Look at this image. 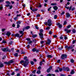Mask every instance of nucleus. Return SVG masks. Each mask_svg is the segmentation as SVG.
Returning <instances> with one entry per match:
<instances>
[{
  "label": "nucleus",
  "instance_id": "nucleus-1",
  "mask_svg": "<svg viewBox=\"0 0 76 76\" xmlns=\"http://www.w3.org/2000/svg\"><path fill=\"white\" fill-rule=\"evenodd\" d=\"M27 57L26 56H25L23 58V60H25L24 61L23 60H21L20 62V64H22L23 63V66L24 67H26L28 65V64L29 63V59H27Z\"/></svg>",
  "mask_w": 76,
  "mask_h": 76
},
{
  "label": "nucleus",
  "instance_id": "nucleus-2",
  "mask_svg": "<svg viewBox=\"0 0 76 76\" xmlns=\"http://www.w3.org/2000/svg\"><path fill=\"white\" fill-rule=\"evenodd\" d=\"M52 21H51V19H49L47 20V22H45L44 23V24L46 25L47 24V25H48L49 26H51V25H52Z\"/></svg>",
  "mask_w": 76,
  "mask_h": 76
},
{
  "label": "nucleus",
  "instance_id": "nucleus-3",
  "mask_svg": "<svg viewBox=\"0 0 76 76\" xmlns=\"http://www.w3.org/2000/svg\"><path fill=\"white\" fill-rule=\"evenodd\" d=\"M39 31V38H43V29H41Z\"/></svg>",
  "mask_w": 76,
  "mask_h": 76
},
{
  "label": "nucleus",
  "instance_id": "nucleus-4",
  "mask_svg": "<svg viewBox=\"0 0 76 76\" xmlns=\"http://www.w3.org/2000/svg\"><path fill=\"white\" fill-rule=\"evenodd\" d=\"M14 63V61L12 60H11L10 61H9L8 62H4V64H6L7 65H9L10 64H12Z\"/></svg>",
  "mask_w": 76,
  "mask_h": 76
},
{
  "label": "nucleus",
  "instance_id": "nucleus-5",
  "mask_svg": "<svg viewBox=\"0 0 76 76\" xmlns=\"http://www.w3.org/2000/svg\"><path fill=\"white\" fill-rule=\"evenodd\" d=\"M67 57V56L66 54H63L61 56V58L62 60H64V59L66 58Z\"/></svg>",
  "mask_w": 76,
  "mask_h": 76
},
{
  "label": "nucleus",
  "instance_id": "nucleus-6",
  "mask_svg": "<svg viewBox=\"0 0 76 76\" xmlns=\"http://www.w3.org/2000/svg\"><path fill=\"white\" fill-rule=\"evenodd\" d=\"M30 10H31L33 12H37L38 11V9L37 8H33L32 7H30Z\"/></svg>",
  "mask_w": 76,
  "mask_h": 76
},
{
  "label": "nucleus",
  "instance_id": "nucleus-7",
  "mask_svg": "<svg viewBox=\"0 0 76 76\" xmlns=\"http://www.w3.org/2000/svg\"><path fill=\"white\" fill-rule=\"evenodd\" d=\"M63 69L64 70L66 71V72H69L70 71V69H69L68 67H63V69Z\"/></svg>",
  "mask_w": 76,
  "mask_h": 76
},
{
  "label": "nucleus",
  "instance_id": "nucleus-8",
  "mask_svg": "<svg viewBox=\"0 0 76 76\" xmlns=\"http://www.w3.org/2000/svg\"><path fill=\"white\" fill-rule=\"evenodd\" d=\"M52 70V66H49V68H48V69H47V73H49V72H50V70Z\"/></svg>",
  "mask_w": 76,
  "mask_h": 76
},
{
  "label": "nucleus",
  "instance_id": "nucleus-9",
  "mask_svg": "<svg viewBox=\"0 0 76 76\" xmlns=\"http://www.w3.org/2000/svg\"><path fill=\"white\" fill-rule=\"evenodd\" d=\"M50 43H51V40L49 39H47V42H46V45H49Z\"/></svg>",
  "mask_w": 76,
  "mask_h": 76
},
{
  "label": "nucleus",
  "instance_id": "nucleus-10",
  "mask_svg": "<svg viewBox=\"0 0 76 76\" xmlns=\"http://www.w3.org/2000/svg\"><path fill=\"white\" fill-rule=\"evenodd\" d=\"M56 25L57 26H58V27H59V28H62V25H61V24H60V23H56Z\"/></svg>",
  "mask_w": 76,
  "mask_h": 76
},
{
  "label": "nucleus",
  "instance_id": "nucleus-11",
  "mask_svg": "<svg viewBox=\"0 0 76 76\" xmlns=\"http://www.w3.org/2000/svg\"><path fill=\"white\" fill-rule=\"evenodd\" d=\"M64 30L66 32V33H69L71 31V30H68V29L67 28L65 29Z\"/></svg>",
  "mask_w": 76,
  "mask_h": 76
},
{
  "label": "nucleus",
  "instance_id": "nucleus-12",
  "mask_svg": "<svg viewBox=\"0 0 76 76\" xmlns=\"http://www.w3.org/2000/svg\"><path fill=\"white\" fill-rule=\"evenodd\" d=\"M65 8H66V9L67 10H69V11H70V10H71V9L72 8V6H70V7H67L66 6H65Z\"/></svg>",
  "mask_w": 76,
  "mask_h": 76
},
{
  "label": "nucleus",
  "instance_id": "nucleus-13",
  "mask_svg": "<svg viewBox=\"0 0 76 76\" xmlns=\"http://www.w3.org/2000/svg\"><path fill=\"white\" fill-rule=\"evenodd\" d=\"M6 36H7V37H9L11 35V32L9 31L7 32V33L6 34Z\"/></svg>",
  "mask_w": 76,
  "mask_h": 76
},
{
  "label": "nucleus",
  "instance_id": "nucleus-14",
  "mask_svg": "<svg viewBox=\"0 0 76 76\" xmlns=\"http://www.w3.org/2000/svg\"><path fill=\"white\" fill-rule=\"evenodd\" d=\"M70 17V15L69 13L67 12L66 13V17L68 18Z\"/></svg>",
  "mask_w": 76,
  "mask_h": 76
},
{
  "label": "nucleus",
  "instance_id": "nucleus-15",
  "mask_svg": "<svg viewBox=\"0 0 76 76\" xmlns=\"http://www.w3.org/2000/svg\"><path fill=\"white\" fill-rule=\"evenodd\" d=\"M72 34H75L76 32V29H73L72 30Z\"/></svg>",
  "mask_w": 76,
  "mask_h": 76
},
{
  "label": "nucleus",
  "instance_id": "nucleus-16",
  "mask_svg": "<svg viewBox=\"0 0 76 76\" xmlns=\"http://www.w3.org/2000/svg\"><path fill=\"white\" fill-rule=\"evenodd\" d=\"M47 57L49 58H51L53 57V56H52V55H47Z\"/></svg>",
  "mask_w": 76,
  "mask_h": 76
},
{
  "label": "nucleus",
  "instance_id": "nucleus-17",
  "mask_svg": "<svg viewBox=\"0 0 76 76\" xmlns=\"http://www.w3.org/2000/svg\"><path fill=\"white\" fill-rule=\"evenodd\" d=\"M53 9L55 10H58V7L56 6H54L53 7Z\"/></svg>",
  "mask_w": 76,
  "mask_h": 76
},
{
  "label": "nucleus",
  "instance_id": "nucleus-18",
  "mask_svg": "<svg viewBox=\"0 0 76 76\" xmlns=\"http://www.w3.org/2000/svg\"><path fill=\"white\" fill-rule=\"evenodd\" d=\"M73 48V47H72V46H69L68 48H67V50H70V49H72Z\"/></svg>",
  "mask_w": 76,
  "mask_h": 76
},
{
  "label": "nucleus",
  "instance_id": "nucleus-19",
  "mask_svg": "<svg viewBox=\"0 0 76 76\" xmlns=\"http://www.w3.org/2000/svg\"><path fill=\"white\" fill-rule=\"evenodd\" d=\"M7 50H9V49H7V48H2V51H6Z\"/></svg>",
  "mask_w": 76,
  "mask_h": 76
},
{
  "label": "nucleus",
  "instance_id": "nucleus-20",
  "mask_svg": "<svg viewBox=\"0 0 76 76\" xmlns=\"http://www.w3.org/2000/svg\"><path fill=\"white\" fill-rule=\"evenodd\" d=\"M20 36V34H18V33H17L15 34V37H18Z\"/></svg>",
  "mask_w": 76,
  "mask_h": 76
},
{
  "label": "nucleus",
  "instance_id": "nucleus-21",
  "mask_svg": "<svg viewBox=\"0 0 76 76\" xmlns=\"http://www.w3.org/2000/svg\"><path fill=\"white\" fill-rule=\"evenodd\" d=\"M19 32L20 33V34H24L23 31H19Z\"/></svg>",
  "mask_w": 76,
  "mask_h": 76
},
{
  "label": "nucleus",
  "instance_id": "nucleus-22",
  "mask_svg": "<svg viewBox=\"0 0 76 76\" xmlns=\"http://www.w3.org/2000/svg\"><path fill=\"white\" fill-rule=\"evenodd\" d=\"M23 28L24 29L25 28L27 30L29 29L30 28V26H26V27L25 28Z\"/></svg>",
  "mask_w": 76,
  "mask_h": 76
},
{
  "label": "nucleus",
  "instance_id": "nucleus-23",
  "mask_svg": "<svg viewBox=\"0 0 76 76\" xmlns=\"http://www.w3.org/2000/svg\"><path fill=\"white\" fill-rule=\"evenodd\" d=\"M32 35H32V37L33 38H35L37 37V34H34V35L33 34Z\"/></svg>",
  "mask_w": 76,
  "mask_h": 76
},
{
  "label": "nucleus",
  "instance_id": "nucleus-24",
  "mask_svg": "<svg viewBox=\"0 0 76 76\" xmlns=\"http://www.w3.org/2000/svg\"><path fill=\"white\" fill-rule=\"evenodd\" d=\"M14 56H15L17 57H18V53H16L15 54H14Z\"/></svg>",
  "mask_w": 76,
  "mask_h": 76
},
{
  "label": "nucleus",
  "instance_id": "nucleus-25",
  "mask_svg": "<svg viewBox=\"0 0 76 76\" xmlns=\"http://www.w3.org/2000/svg\"><path fill=\"white\" fill-rule=\"evenodd\" d=\"M11 50L10 49H7L5 51H3L4 52H11Z\"/></svg>",
  "mask_w": 76,
  "mask_h": 76
},
{
  "label": "nucleus",
  "instance_id": "nucleus-26",
  "mask_svg": "<svg viewBox=\"0 0 76 76\" xmlns=\"http://www.w3.org/2000/svg\"><path fill=\"white\" fill-rule=\"evenodd\" d=\"M74 74V70L72 69L71 71V72H70V74L73 75Z\"/></svg>",
  "mask_w": 76,
  "mask_h": 76
},
{
  "label": "nucleus",
  "instance_id": "nucleus-27",
  "mask_svg": "<svg viewBox=\"0 0 76 76\" xmlns=\"http://www.w3.org/2000/svg\"><path fill=\"white\" fill-rule=\"evenodd\" d=\"M37 50L35 48H34L32 49V51H33V52H35L36 51H37Z\"/></svg>",
  "mask_w": 76,
  "mask_h": 76
},
{
  "label": "nucleus",
  "instance_id": "nucleus-28",
  "mask_svg": "<svg viewBox=\"0 0 76 76\" xmlns=\"http://www.w3.org/2000/svg\"><path fill=\"white\" fill-rule=\"evenodd\" d=\"M4 64H0V68H2L4 67Z\"/></svg>",
  "mask_w": 76,
  "mask_h": 76
},
{
  "label": "nucleus",
  "instance_id": "nucleus-29",
  "mask_svg": "<svg viewBox=\"0 0 76 76\" xmlns=\"http://www.w3.org/2000/svg\"><path fill=\"white\" fill-rule=\"evenodd\" d=\"M26 40H27V41H31V39H30L29 38H26Z\"/></svg>",
  "mask_w": 76,
  "mask_h": 76
},
{
  "label": "nucleus",
  "instance_id": "nucleus-30",
  "mask_svg": "<svg viewBox=\"0 0 76 76\" xmlns=\"http://www.w3.org/2000/svg\"><path fill=\"white\" fill-rule=\"evenodd\" d=\"M5 3L7 4H11V3L9 1H6Z\"/></svg>",
  "mask_w": 76,
  "mask_h": 76
},
{
  "label": "nucleus",
  "instance_id": "nucleus-31",
  "mask_svg": "<svg viewBox=\"0 0 76 76\" xmlns=\"http://www.w3.org/2000/svg\"><path fill=\"white\" fill-rule=\"evenodd\" d=\"M32 42H33L34 43V44H36V43H37V40H35V39H33V41Z\"/></svg>",
  "mask_w": 76,
  "mask_h": 76
},
{
  "label": "nucleus",
  "instance_id": "nucleus-32",
  "mask_svg": "<svg viewBox=\"0 0 76 76\" xmlns=\"http://www.w3.org/2000/svg\"><path fill=\"white\" fill-rule=\"evenodd\" d=\"M74 62V61L73 60V59H70V62L72 63H73Z\"/></svg>",
  "mask_w": 76,
  "mask_h": 76
},
{
  "label": "nucleus",
  "instance_id": "nucleus-33",
  "mask_svg": "<svg viewBox=\"0 0 76 76\" xmlns=\"http://www.w3.org/2000/svg\"><path fill=\"white\" fill-rule=\"evenodd\" d=\"M56 3H52L50 4V5L51 6H56Z\"/></svg>",
  "mask_w": 76,
  "mask_h": 76
},
{
  "label": "nucleus",
  "instance_id": "nucleus-34",
  "mask_svg": "<svg viewBox=\"0 0 76 76\" xmlns=\"http://www.w3.org/2000/svg\"><path fill=\"white\" fill-rule=\"evenodd\" d=\"M64 39L66 40V39H68V38L66 36H64Z\"/></svg>",
  "mask_w": 76,
  "mask_h": 76
},
{
  "label": "nucleus",
  "instance_id": "nucleus-35",
  "mask_svg": "<svg viewBox=\"0 0 76 76\" xmlns=\"http://www.w3.org/2000/svg\"><path fill=\"white\" fill-rule=\"evenodd\" d=\"M75 10H76V8H75V7H74L72 8H71V10H71L72 11H73Z\"/></svg>",
  "mask_w": 76,
  "mask_h": 76
},
{
  "label": "nucleus",
  "instance_id": "nucleus-36",
  "mask_svg": "<svg viewBox=\"0 0 76 76\" xmlns=\"http://www.w3.org/2000/svg\"><path fill=\"white\" fill-rule=\"evenodd\" d=\"M57 17L58 16H57V15H55L54 16V19H56V18H57Z\"/></svg>",
  "mask_w": 76,
  "mask_h": 76
},
{
  "label": "nucleus",
  "instance_id": "nucleus-37",
  "mask_svg": "<svg viewBox=\"0 0 76 76\" xmlns=\"http://www.w3.org/2000/svg\"><path fill=\"white\" fill-rule=\"evenodd\" d=\"M62 48H61V47H59L58 48V50H62Z\"/></svg>",
  "mask_w": 76,
  "mask_h": 76
},
{
  "label": "nucleus",
  "instance_id": "nucleus-38",
  "mask_svg": "<svg viewBox=\"0 0 76 76\" xmlns=\"http://www.w3.org/2000/svg\"><path fill=\"white\" fill-rule=\"evenodd\" d=\"M41 72L40 71H39V70H38L37 72V74H40V73H41Z\"/></svg>",
  "mask_w": 76,
  "mask_h": 76
},
{
  "label": "nucleus",
  "instance_id": "nucleus-39",
  "mask_svg": "<svg viewBox=\"0 0 76 76\" xmlns=\"http://www.w3.org/2000/svg\"><path fill=\"white\" fill-rule=\"evenodd\" d=\"M71 27V25H68V26H67V27H66V28H70Z\"/></svg>",
  "mask_w": 76,
  "mask_h": 76
},
{
  "label": "nucleus",
  "instance_id": "nucleus-40",
  "mask_svg": "<svg viewBox=\"0 0 76 76\" xmlns=\"http://www.w3.org/2000/svg\"><path fill=\"white\" fill-rule=\"evenodd\" d=\"M2 43H3L4 44H5V43H7V42H6V40H3V41H2Z\"/></svg>",
  "mask_w": 76,
  "mask_h": 76
},
{
  "label": "nucleus",
  "instance_id": "nucleus-41",
  "mask_svg": "<svg viewBox=\"0 0 76 76\" xmlns=\"http://www.w3.org/2000/svg\"><path fill=\"white\" fill-rule=\"evenodd\" d=\"M34 62L33 61H31V65H34Z\"/></svg>",
  "mask_w": 76,
  "mask_h": 76
},
{
  "label": "nucleus",
  "instance_id": "nucleus-42",
  "mask_svg": "<svg viewBox=\"0 0 76 76\" xmlns=\"http://www.w3.org/2000/svg\"><path fill=\"white\" fill-rule=\"evenodd\" d=\"M36 70L35 69L34 70V71H33L32 72V73H33V74H35V73H36Z\"/></svg>",
  "mask_w": 76,
  "mask_h": 76
},
{
  "label": "nucleus",
  "instance_id": "nucleus-43",
  "mask_svg": "<svg viewBox=\"0 0 76 76\" xmlns=\"http://www.w3.org/2000/svg\"><path fill=\"white\" fill-rule=\"evenodd\" d=\"M67 22L65 20L64 21V25H66V24Z\"/></svg>",
  "mask_w": 76,
  "mask_h": 76
},
{
  "label": "nucleus",
  "instance_id": "nucleus-44",
  "mask_svg": "<svg viewBox=\"0 0 76 76\" xmlns=\"http://www.w3.org/2000/svg\"><path fill=\"white\" fill-rule=\"evenodd\" d=\"M50 27H47L46 28H45V29L46 30H48L50 29Z\"/></svg>",
  "mask_w": 76,
  "mask_h": 76
},
{
  "label": "nucleus",
  "instance_id": "nucleus-45",
  "mask_svg": "<svg viewBox=\"0 0 76 76\" xmlns=\"http://www.w3.org/2000/svg\"><path fill=\"white\" fill-rule=\"evenodd\" d=\"M55 72L59 73V72H60V71L58 70V69L55 70Z\"/></svg>",
  "mask_w": 76,
  "mask_h": 76
},
{
  "label": "nucleus",
  "instance_id": "nucleus-46",
  "mask_svg": "<svg viewBox=\"0 0 76 76\" xmlns=\"http://www.w3.org/2000/svg\"><path fill=\"white\" fill-rule=\"evenodd\" d=\"M63 69H62V68H59V72H61L62 71V70H63Z\"/></svg>",
  "mask_w": 76,
  "mask_h": 76
},
{
  "label": "nucleus",
  "instance_id": "nucleus-47",
  "mask_svg": "<svg viewBox=\"0 0 76 76\" xmlns=\"http://www.w3.org/2000/svg\"><path fill=\"white\" fill-rule=\"evenodd\" d=\"M75 43H76V40H73L72 41V44H74Z\"/></svg>",
  "mask_w": 76,
  "mask_h": 76
},
{
  "label": "nucleus",
  "instance_id": "nucleus-48",
  "mask_svg": "<svg viewBox=\"0 0 76 76\" xmlns=\"http://www.w3.org/2000/svg\"><path fill=\"white\" fill-rule=\"evenodd\" d=\"M35 28L36 29H37V30L39 29V28L38 27V26H35Z\"/></svg>",
  "mask_w": 76,
  "mask_h": 76
},
{
  "label": "nucleus",
  "instance_id": "nucleus-49",
  "mask_svg": "<svg viewBox=\"0 0 76 76\" xmlns=\"http://www.w3.org/2000/svg\"><path fill=\"white\" fill-rule=\"evenodd\" d=\"M51 8H52V7H50L49 8H48V9L47 10V11H50V10Z\"/></svg>",
  "mask_w": 76,
  "mask_h": 76
},
{
  "label": "nucleus",
  "instance_id": "nucleus-50",
  "mask_svg": "<svg viewBox=\"0 0 76 76\" xmlns=\"http://www.w3.org/2000/svg\"><path fill=\"white\" fill-rule=\"evenodd\" d=\"M14 48H11V49L10 50H11L12 51V52H14Z\"/></svg>",
  "mask_w": 76,
  "mask_h": 76
},
{
  "label": "nucleus",
  "instance_id": "nucleus-51",
  "mask_svg": "<svg viewBox=\"0 0 76 76\" xmlns=\"http://www.w3.org/2000/svg\"><path fill=\"white\" fill-rule=\"evenodd\" d=\"M38 7H42V5L41 4H39V5L37 6V8H38Z\"/></svg>",
  "mask_w": 76,
  "mask_h": 76
},
{
  "label": "nucleus",
  "instance_id": "nucleus-52",
  "mask_svg": "<svg viewBox=\"0 0 76 76\" xmlns=\"http://www.w3.org/2000/svg\"><path fill=\"white\" fill-rule=\"evenodd\" d=\"M21 52L22 53H21V54H25V53L24 52H23V50H21Z\"/></svg>",
  "mask_w": 76,
  "mask_h": 76
},
{
  "label": "nucleus",
  "instance_id": "nucleus-53",
  "mask_svg": "<svg viewBox=\"0 0 76 76\" xmlns=\"http://www.w3.org/2000/svg\"><path fill=\"white\" fill-rule=\"evenodd\" d=\"M42 61H40V62H39V66H42Z\"/></svg>",
  "mask_w": 76,
  "mask_h": 76
},
{
  "label": "nucleus",
  "instance_id": "nucleus-54",
  "mask_svg": "<svg viewBox=\"0 0 76 76\" xmlns=\"http://www.w3.org/2000/svg\"><path fill=\"white\" fill-rule=\"evenodd\" d=\"M41 66H39L38 67V69L40 70V69H41Z\"/></svg>",
  "mask_w": 76,
  "mask_h": 76
},
{
  "label": "nucleus",
  "instance_id": "nucleus-55",
  "mask_svg": "<svg viewBox=\"0 0 76 76\" xmlns=\"http://www.w3.org/2000/svg\"><path fill=\"white\" fill-rule=\"evenodd\" d=\"M44 43V41H41L40 42L41 44H43V43Z\"/></svg>",
  "mask_w": 76,
  "mask_h": 76
},
{
  "label": "nucleus",
  "instance_id": "nucleus-56",
  "mask_svg": "<svg viewBox=\"0 0 76 76\" xmlns=\"http://www.w3.org/2000/svg\"><path fill=\"white\" fill-rule=\"evenodd\" d=\"M5 6H6V7H10L11 6H10V5H9V4H7Z\"/></svg>",
  "mask_w": 76,
  "mask_h": 76
},
{
  "label": "nucleus",
  "instance_id": "nucleus-57",
  "mask_svg": "<svg viewBox=\"0 0 76 76\" xmlns=\"http://www.w3.org/2000/svg\"><path fill=\"white\" fill-rule=\"evenodd\" d=\"M64 14H65V12H61V15H64Z\"/></svg>",
  "mask_w": 76,
  "mask_h": 76
},
{
  "label": "nucleus",
  "instance_id": "nucleus-58",
  "mask_svg": "<svg viewBox=\"0 0 76 76\" xmlns=\"http://www.w3.org/2000/svg\"><path fill=\"white\" fill-rule=\"evenodd\" d=\"M49 34L51 35V34H53V32L52 31H50L49 32Z\"/></svg>",
  "mask_w": 76,
  "mask_h": 76
},
{
  "label": "nucleus",
  "instance_id": "nucleus-59",
  "mask_svg": "<svg viewBox=\"0 0 76 76\" xmlns=\"http://www.w3.org/2000/svg\"><path fill=\"white\" fill-rule=\"evenodd\" d=\"M32 43V42L31 41H29V43H28V44H31V43Z\"/></svg>",
  "mask_w": 76,
  "mask_h": 76
},
{
  "label": "nucleus",
  "instance_id": "nucleus-60",
  "mask_svg": "<svg viewBox=\"0 0 76 76\" xmlns=\"http://www.w3.org/2000/svg\"><path fill=\"white\" fill-rule=\"evenodd\" d=\"M69 48L68 45H66L65 46V49H67V48Z\"/></svg>",
  "mask_w": 76,
  "mask_h": 76
},
{
  "label": "nucleus",
  "instance_id": "nucleus-61",
  "mask_svg": "<svg viewBox=\"0 0 76 76\" xmlns=\"http://www.w3.org/2000/svg\"><path fill=\"white\" fill-rule=\"evenodd\" d=\"M10 43V44L11 45H12V41H11V42H10V43Z\"/></svg>",
  "mask_w": 76,
  "mask_h": 76
},
{
  "label": "nucleus",
  "instance_id": "nucleus-62",
  "mask_svg": "<svg viewBox=\"0 0 76 76\" xmlns=\"http://www.w3.org/2000/svg\"><path fill=\"white\" fill-rule=\"evenodd\" d=\"M40 16V15L39 14H38L37 15V17H39Z\"/></svg>",
  "mask_w": 76,
  "mask_h": 76
},
{
  "label": "nucleus",
  "instance_id": "nucleus-63",
  "mask_svg": "<svg viewBox=\"0 0 76 76\" xmlns=\"http://www.w3.org/2000/svg\"><path fill=\"white\" fill-rule=\"evenodd\" d=\"M46 76H51V74H47V75Z\"/></svg>",
  "mask_w": 76,
  "mask_h": 76
},
{
  "label": "nucleus",
  "instance_id": "nucleus-64",
  "mask_svg": "<svg viewBox=\"0 0 76 76\" xmlns=\"http://www.w3.org/2000/svg\"><path fill=\"white\" fill-rule=\"evenodd\" d=\"M60 76H66L64 74H61L60 75Z\"/></svg>",
  "mask_w": 76,
  "mask_h": 76
}]
</instances>
